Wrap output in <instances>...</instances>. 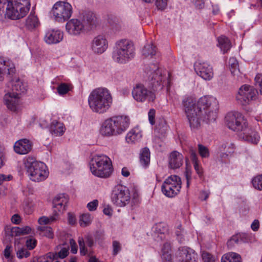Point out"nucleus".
Wrapping results in <instances>:
<instances>
[{"label":"nucleus","mask_w":262,"mask_h":262,"mask_svg":"<svg viewBox=\"0 0 262 262\" xmlns=\"http://www.w3.org/2000/svg\"><path fill=\"white\" fill-rule=\"evenodd\" d=\"M63 33L59 30H48L44 37L45 41L48 44L57 43L63 38Z\"/></svg>","instance_id":"27"},{"label":"nucleus","mask_w":262,"mask_h":262,"mask_svg":"<svg viewBox=\"0 0 262 262\" xmlns=\"http://www.w3.org/2000/svg\"><path fill=\"white\" fill-rule=\"evenodd\" d=\"M98 201L97 200H94L92 202H89L87 204V208L90 211H93L96 210L98 206Z\"/></svg>","instance_id":"54"},{"label":"nucleus","mask_w":262,"mask_h":262,"mask_svg":"<svg viewBox=\"0 0 262 262\" xmlns=\"http://www.w3.org/2000/svg\"><path fill=\"white\" fill-rule=\"evenodd\" d=\"M38 230L42 232V234L49 238H53L54 234L52 229L50 227H39Z\"/></svg>","instance_id":"47"},{"label":"nucleus","mask_w":262,"mask_h":262,"mask_svg":"<svg viewBox=\"0 0 262 262\" xmlns=\"http://www.w3.org/2000/svg\"><path fill=\"white\" fill-rule=\"evenodd\" d=\"M221 150L224 151V156L228 157V154L233 152L234 144L231 143H226L222 144Z\"/></svg>","instance_id":"44"},{"label":"nucleus","mask_w":262,"mask_h":262,"mask_svg":"<svg viewBox=\"0 0 262 262\" xmlns=\"http://www.w3.org/2000/svg\"><path fill=\"white\" fill-rule=\"evenodd\" d=\"M92 222V217L90 213L83 214L81 216L79 223L81 226L86 227L89 225Z\"/></svg>","instance_id":"45"},{"label":"nucleus","mask_w":262,"mask_h":262,"mask_svg":"<svg viewBox=\"0 0 262 262\" xmlns=\"http://www.w3.org/2000/svg\"><path fill=\"white\" fill-rule=\"evenodd\" d=\"M198 151L200 155L202 158L209 157V151L207 147L200 144L198 145Z\"/></svg>","instance_id":"48"},{"label":"nucleus","mask_w":262,"mask_h":262,"mask_svg":"<svg viewBox=\"0 0 262 262\" xmlns=\"http://www.w3.org/2000/svg\"><path fill=\"white\" fill-rule=\"evenodd\" d=\"M111 199L116 206L122 207L129 204L130 201V191L122 185L115 186L111 192Z\"/></svg>","instance_id":"9"},{"label":"nucleus","mask_w":262,"mask_h":262,"mask_svg":"<svg viewBox=\"0 0 262 262\" xmlns=\"http://www.w3.org/2000/svg\"><path fill=\"white\" fill-rule=\"evenodd\" d=\"M221 262H241V257L236 253L229 252L222 256Z\"/></svg>","instance_id":"37"},{"label":"nucleus","mask_w":262,"mask_h":262,"mask_svg":"<svg viewBox=\"0 0 262 262\" xmlns=\"http://www.w3.org/2000/svg\"><path fill=\"white\" fill-rule=\"evenodd\" d=\"M11 221L13 223L18 225L21 222L20 216L17 214H14L11 217Z\"/></svg>","instance_id":"64"},{"label":"nucleus","mask_w":262,"mask_h":262,"mask_svg":"<svg viewBox=\"0 0 262 262\" xmlns=\"http://www.w3.org/2000/svg\"><path fill=\"white\" fill-rule=\"evenodd\" d=\"M8 80L11 83L12 92L18 94L20 96L21 93H24L27 91L26 85L21 82L18 78L13 75V80L8 78Z\"/></svg>","instance_id":"28"},{"label":"nucleus","mask_w":262,"mask_h":262,"mask_svg":"<svg viewBox=\"0 0 262 262\" xmlns=\"http://www.w3.org/2000/svg\"><path fill=\"white\" fill-rule=\"evenodd\" d=\"M218 110L209 109L202 112L201 114L202 119L206 123L213 122L216 118L217 111Z\"/></svg>","instance_id":"35"},{"label":"nucleus","mask_w":262,"mask_h":262,"mask_svg":"<svg viewBox=\"0 0 262 262\" xmlns=\"http://www.w3.org/2000/svg\"><path fill=\"white\" fill-rule=\"evenodd\" d=\"M167 226L163 224H157L155 226V232L156 234L160 235V237L161 239L165 237V234L167 233Z\"/></svg>","instance_id":"43"},{"label":"nucleus","mask_w":262,"mask_h":262,"mask_svg":"<svg viewBox=\"0 0 262 262\" xmlns=\"http://www.w3.org/2000/svg\"><path fill=\"white\" fill-rule=\"evenodd\" d=\"M31 228L29 226H25L23 227H15L11 230L12 236H20L29 234L31 233Z\"/></svg>","instance_id":"39"},{"label":"nucleus","mask_w":262,"mask_h":262,"mask_svg":"<svg viewBox=\"0 0 262 262\" xmlns=\"http://www.w3.org/2000/svg\"><path fill=\"white\" fill-rule=\"evenodd\" d=\"M177 258L179 262H196L198 254L190 248L182 247L179 248Z\"/></svg>","instance_id":"16"},{"label":"nucleus","mask_w":262,"mask_h":262,"mask_svg":"<svg viewBox=\"0 0 262 262\" xmlns=\"http://www.w3.org/2000/svg\"><path fill=\"white\" fill-rule=\"evenodd\" d=\"M66 30L71 35H77L86 31L82 25V23L78 19H72L66 24Z\"/></svg>","instance_id":"22"},{"label":"nucleus","mask_w":262,"mask_h":262,"mask_svg":"<svg viewBox=\"0 0 262 262\" xmlns=\"http://www.w3.org/2000/svg\"><path fill=\"white\" fill-rule=\"evenodd\" d=\"M194 70L199 76L206 80H210L213 76L212 68L207 62H196Z\"/></svg>","instance_id":"17"},{"label":"nucleus","mask_w":262,"mask_h":262,"mask_svg":"<svg viewBox=\"0 0 262 262\" xmlns=\"http://www.w3.org/2000/svg\"><path fill=\"white\" fill-rule=\"evenodd\" d=\"M148 119L151 125H154L155 123V110L154 109H150L148 112Z\"/></svg>","instance_id":"58"},{"label":"nucleus","mask_w":262,"mask_h":262,"mask_svg":"<svg viewBox=\"0 0 262 262\" xmlns=\"http://www.w3.org/2000/svg\"><path fill=\"white\" fill-rule=\"evenodd\" d=\"M228 128L238 132V136L243 140L257 144L259 136L258 133L248 126L247 120L242 113L233 111L227 114L225 118Z\"/></svg>","instance_id":"1"},{"label":"nucleus","mask_w":262,"mask_h":262,"mask_svg":"<svg viewBox=\"0 0 262 262\" xmlns=\"http://www.w3.org/2000/svg\"><path fill=\"white\" fill-rule=\"evenodd\" d=\"M142 137V134L137 128L130 130L126 136V141L128 143H135L139 141Z\"/></svg>","instance_id":"34"},{"label":"nucleus","mask_w":262,"mask_h":262,"mask_svg":"<svg viewBox=\"0 0 262 262\" xmlns=\"http://www.w3.org/2000/svg\"><path fill=\"white\" fill-rule=\"evenodd\" d=\"M202 257L204 262H215V258L211 253L203 251L202 253Z\"/></svg>","instance_id":"50"},{"label":"nucleus","mask_w":262,"mask_h":262,"mask_svg":"<svg viewBox=\"0 0 262 262\" xmlns=\"http://www.w3.org/2000/svg\"><path fill=\"white\" fill-rule=\"evenodd\" d=\"M68 202V199L64 194H59L56 196L53 200V212L57 213L59 216L62 211L65 210Z\"/></svg>","instance_id":"24"},{"label":"nucleus","mask_w":262,"mask_h":262,"mask_svg":"<svg viewBox=\"0 0 262 262\" xmlns=\"http://www.w3.org/2000/svg\"><path fill=\"white\" fill-rule=\"evenodd\" d=\"M183 158L181 153L176 150L172 151L169 156V167L173 169L179 168L183 165Z\"/></svg>","instance_id":"26"},{"label":"nucleus","mask_w":262,"mask_h":262,"mask_svg":"<svg viewBox=\"0 0 262 262\" xmlns=\"http://www.w3.org/2000/svg\"><path fill=\"white\" fill-rule=\"evenodd\" d=\"M113 254L114 255H117L121 249V247L120 243L116 241H113Z\"/></svg>","instance_id":"56"},{"label":"nucleus","mask_w":262,"mask_h":262,"mask_svg":"<svg viewBox=\"0 0 262 262\" xmlns=\"http://www.w3.org/2000/svg\"><path fill=\"white\" fill-rule=\"evenodd\" d=\"M219 46L223 53L225 54L229 51L231 48V42L229 39L225 36H221L218 38Z\"/></svg>","instance_id":"38"},{"label":"nucleus","mask_w":262,"mask_h":262,"mask_svg":"<svg viewBox=\"0 0 262 262\" xmlns=\"http://www.w3.org/2000/svg\"><path fill=\"white\" fill-rule=\"evenodd\" d=\"M70 244L71 247V252L73 254H76L77 252V246L75 241L71 239L70 241Z\"/></svg>","instance_id":"61"},{"label":"nucleus","mask_w":262,"mask_h":262,"mask_svg":"<svg viewBox=\"0 0 262 262\" xmlns=\"http://www.w3.org/2000/svg\"><path fill=\"white\" fill-rule=\"evenodd\" d=\"M195 106L198 112L202 114V112L209 109L218 110L219 103L213 97L204 96L199 99Z\"/></svg>","instance_id":"15"},{"label":"nucleus","mask_w":262,"mask_h":262,"mask_svg":"<svg viewBox=\"0 0 262 262\" xmlns=\"http://www.w3.org/2000/svg\"><path fill=\"white\" fill-rule=\"evenodd\" d=\"M32 145L29 140L24 139L16 142L14 145L15 152L19 155H25L32 149Z\"/></svg>","instance_id":"25"},{"label":"nucleus","mask_w":262,"mask_h":262,"mask_svg":"<svg viewBox=\"0 0 262 262\" xmlns=\"http://www.w3.org/2000/svg\"><path fill=\"white\" fill-rule=\"evenodd\" d=\"M37 241L33 238H29L26 240V245L29 250L33 249L36 246Z\"/></svg>","instance_id":"52"},{"label":"nucleus","mask_w":262,"mask_h":262,"mask_svg":"<svg viewBox=\"0 0 262 262\" xmlns=\"http://www.w3.org/2000/svg\"><path fill=\"white\" fill-rule=\"evenodd\" d=\"M238 239L240 242V244L242 243L248 242L249 237L248 235L246 233H239L237 234Z\"/></svg>","instance_id":"59"},{"label":"nucleus","mask_w":262,"mask_h":262,"mask_svg":"<svg viewBox=\"0 0 262 262\" xmlns=\"http://www.w3.org/2000/svg\"><path fill=\"white\" fill-rule=\"evenodd\" d=\"M135 56L134 44L129 40L121 39L117 41L112 53L113 60L119 64H125Z\"/></svg>","instance_id":"4"},{"label":"nucleus","mask_w":262,"mask_h":262,"mask_svg":"<svg viewBox=\"0 0 262 262\" xmlns=\"http://www.w3.org/2000/svg\"><path fill=\"white\" fill-rule=\"evenodd\" d=\"M150 152L147 147H144L141 150L140 154V164L144 167L148 166L150 163Z\"/></svg>","instance_id":"36"},{"label":"nucleus","mask_w":262,"mask_h":262,"mask_svg":"<svg viewBox=\"0 0 262 262\" xmlns=\"http://www.w3.org/2000/svg\"><path fill=\"white\" fill-rule=\"evenodd\" d=\"M30 179L34 182L45 180L48 176L47 167L42 162H38L33 157L26 158L24 162Z\"/></svg>","instance_id":"6"},{"label":"nucleus","mask_w":262,"mask_h":262,"mask_svg":"<svg viewBox=\"0 0 262 262\" xmlns=\"http://www.w3.org/2000/svg\"><path fill=\"white\" fill-rule=\"evenodd\" d=\"M156 47L153 44H147L142 49V55L145 57H152L156 55Z\"/></svg>","instance_id":"40"},{"label":"nucleus","mask_w":262,"mask_h":262,"mask_svg":"<svg viewBox=\"0 0 262 262\" xmlns=\"http://www.w3.org/2000/svg\"><path fill=\"white\" fill-rule=\"evenodd\" d=\"M156 90L148 89L143 84H137L132 90V96L134 99L139 102H153L156 99Z\"/></svg>","instance_id":"12"},{"label":"nucleus","mask_w":262,"mask_h":262,"mask_svg":"<svg viewBox=\"0 0 262 262\" xmlns=\"http://www.w3.org/2000/svg\"><path fill=\"white\" fill-rule=\"evenodd\" d=\"M112 117L105 120L101 124L99 129L100 134L104 137L117 136L113 123Z\"/></svg>","instance_id":"21"},{"label":"nucleus","mask_w":262,"mask_h":262,"mask_svg":"<svg viewBox=\"0 0 262 262\" xmlns=\"http://www.w3.org/2000/svg\"><path fill=\"white\" fill-rule=\"evenodd\" d=\"M162 258L163 260L167 262H170L171 259V255L170 252L166 251V252L162 253Z\"/></svg>","instance_id":"62"},{"label":"nucleus","mask_w":262,"mask_h":262,"mask_svg":"<svg viewBox=\"0 0 262 262\" xmlns=\"http://www.w3.org/2000/svg\"><path fill=\"white\" fill-rule=\"evenodd\" d=\"M69 254V248L63 247L58 253V255L60 258H64Z\"/></svg>","instance_id":"57"},{"label":"nucleus","mask_w":262,"mask_h":262,"mask_svg":"<svg viewBox=\"0 0 262 262\" xmlns=\"http://www.w3.org/2000/svg\"><path fill=\"white\" fill-rule=\"evenodd\" d=\"M59 216L57 213L53 212V215L49 217L43 216L39 218L38 222L40 225H46L56 222L58 220Z\"/></svg>","instance_id":"41"},{"label":"nucleus","mask_w":262,"mask_h":262,"mask_svg":"<svg viewBox=\"0 0 262 262\" xmlns=\"http://www.w3.org/2000/svg\"><path fill=\"white\" fill-rule=\"evenodd\" d=\"M156 5L158 9L164 10L167 5V0H156Z\"/></svg>","instance_id":"55"},{"label":"nucleus","mask_w":262,"mask_h":262,"mask_svg":"<svg viewBox=\"0 0 262 262\" xmlns=\"http://www.w3.org/2000/svg\"><path fill=\"white\" fill-rule=\"evenodd\" d=\"M39 25V21L36 15L34 13L31 12L28 16L25 23L26 28L30 30H32L37 28Z\"/></svg>","instance_id":"32"},{"label":"nucleus","mask_w":262,"mask_h":262,"mask_svg":"<svg viewBox=\"0 0 262 262\" xmlns=\"http://www.w3.org/2000/svg\"><path fill=\"white\" fill-rule=\"evenodd\" d=\"M252 183L255 189L262 190V174L258 175L253 178Z\"/></svg>","instance_id":"46"},{"label":"nucleus","mask_w":262,"mask_h":262,"mask_svg":"<svg viewBox=\"0 0 262 262\" xmlns=\"http://www.w3.org/2000/svg\"><path fill=\"white\" fill-rule=\"evenodd\" d=\"M12 246H9V245H7V246L6 247V248L4 250V256L6 258H9L10 257L11 253L12 252Z\"/></svg>","instance_id":"60"},{"label":"nucleus","mask_w":262,"mask_h":262,"mask_svg":"<svg viewBox=\"0 0 262 262\" xmlns=\"http://www.w3.org/2000/svg\"><path fill=\"white\" fill-rule=\"evenodd\" d=\"M16 255L18 258L21 259L24 257H29L30 255V253L26 249L21 248L18 250Z\"/></svg>","instance_id":"51"},{"label":"nucleus","mask_w":262,"mask_h":262,"mask_svg":"<svg viewBox=\"0 0 262 262\" xmlns=\"http://www.w3.org/2000/svg\"><path fill=\"white\" fill-rule=\"evenodd\" d=\"M195 6L199 9H202L204 7V1L203 0H192Z\"/></svg>","instance_id":"63"},{"label":"nucleus","mask_w":262,"mask_h":262,"mask_svg":"<svg viewBox=\"0 0 262 262\" xmlns=\"http://www.w3.org/2000/svg\"><path fill=\"white\" fill-rule=\"evenodd\" d=\"M50 132L56 136H62L66 130L64 124L56 120L52 122L50 126Z\"/></svg>","instance_id":"30"},{"label":"nucleus","mask_w":262,"mask_h":262,"mask_svg":"<svg viewBox=\"0 0 262 262\" xmlns=\"http://www.w3.org/2000/svg\"><path fill=\"white\" fill-rule=\"evenodd\" d=\"M229 67L232 75L236 76L237 79L239 80L242 78V74L239 69L238 62L235 58L231 57L229 59Z\"/></svg>","instance_id":"33"},{"label":"nucleus","mask_w":262,"mask_h":262,"mask_svg":"<svg viewBox=\"0 0 262 262\" xmlns=\"http://www.w3.org/2000/svg\"><path fill=\"white\" fill-rule=\"evenodd\" d=\"M92 174L97 177L107 178L112 174L114 168L111 159L104 155H95L90 162Z\"/></svg>","instance_id":"5"},{"label":"nucleus","mask_w":262,"mask_h":262,"mask_svg":"<svg viewBox=\"0 0 262 262\" xmlns=\"http://www.w3.org/2000/svg\"><path fill=\"white\" fill-rule=\"evenodd\" d=\"M256 85L258 87L260 94L262 95V74H258L255 77Z\"/></svg>","instance_id":"53"},{"label":"nucleus","mask_w":262,"mask_h":262,"mask_svg":"<svg viewBox=\"0 0 262 262\" xmlns=\"http://www.w3.org/2000/svg\"><path fill=\"white\" fill-rule=\"evenodd\" d=\"M190 155V159L193 164L194 168L200 177H202L203 174V170L202 166L199 164V161L195 150L192 148L189 150Z\"/></svg>","instance_id":"31"},{"label":"nucleus","mask_w":262,"mask_h":262,"mask_svg":"<svg viewBox=\"0 0 262 262\" xmlns=\"http://www.w3.org/2000/svg\"><path fill=\"white\" fill-rule=\"evenodd\" d=\"M5 104L7 108L12 112H17L20 107V96L14 92H9L4 97Z\"/></svg>","instance_id":"19"},{"label":"nucleus","mask_w":262,"mask_h":262,"mask_svg":"<svg viewBox=\"0 0 262 262\" xmlns=\"http://www.w3.org/2000/svg\"><path fill=\"white\" fill-rule=\"evenodd\" d=\"M181 185V178L176 175H172L168 177L164 181L161 190L165 195L169 198H172L180 192Z\"/></svg>","instance_id":"10"},{"label":"nucleus","mask_w":262,"mask_h":262,"mask_svg":"<svg viewBox=\"0 0 262 262\" xmlns=\"http://www.w3.org/2000/svg\"><path fill=\"white\" fill-rule=\"evenodd\" d=\"M145 70L152 88L156 91L158 89H162L167 78V72L160 69L156 64H150L146 68Z\"/></svg>","instance_id":"8"},{"label":"nucleus","mask_w":262,"mask_h":262,"mask_svg":"<svg viewBox=\"0 0 262 262\" xmlns=\"http://www.w3.org/2000/svg\"><path fill=\"white\" fill-rule=\"evenodd\" d=\"M73 88V85L70 83H61L57 88V90L60 95H63L71 91Z\"/></svg>","instance_id":"42"},{"label":"nucleus","mask_w":262,"mask_h":262,"mask_svg":"<svg viewBox=\"0 0 262 262\" xmlns=\"http://www.w3.org/2000/svg\"><path fill=\"white\" fill-rule=\"evenodd\" d=\"M240 242L237 234L233 235L227 243L228 248L232 249L235 245L239 244Z\"/></svg>","instance_id":"49"},{"label":"nucleus","mask_w":262,"mask_h":262,"mask_svg":"<svg viewBox=\"0 0 262 262\" xmlns=\"http://www.w3.org/2000/svg\"><path fill=\"white\" fill-rule=\"evenodd\" d=\"M107 41L103 35H98L94 37L91 43V49L97 54L103 53L107 48Z\"/></svg>","instance_id":"20"},{"label":"nucleus","mask_w":262,"mask_h":262,"mask_svg":"<svg viewBox=\"0 0 262 262\" xmlns=\"http://www.w3.org/2000/svg\"><path fill=\"white\" fill-rule=\"evenodd\" d=\"M78 242L79 245L80 253L82 255H85L88 252L87 249L85 246V243L89 247H92L94 245L93 237L90 235H86L85 236V239L82 237H79L78 239Z\"/></svg>","instance_id":"29"},{"label":"nucleus","mask_w":262,"mask_h":262,"mask_svg":"<svg viewBox=\"0 0 262 262\" xmlns=\"http://www.w3.org/2000/svg\"><path fill=\"white\" fill-rule=\"evenodd\" d=\"M257 94V90L253 86L244 84L239 89L236 99L242 105H246L256 99Z\"/></svg>","instance_id":"13"},{"label":"nucleus","mask_w":262,"mask_h":262,"mask_svg":"<svg viewBox=\"0 0 262 262\" xmlns=\"http://www.w3.org/2000/svg\"><path fill=\"white\" fill-rule=\"evenodd\" d=\"M30 8V0H0V9H5V15L17 20L25 17Z\"/></svg>","instance_id":"3"},{"label":"nucleus","mask_w":262,"mask_h":262,"mask_svg":"<svg viewBox=\"0 0 262 262\" xmlns=\"http://www.w3.org/2000/svg\"><path fill=\"white\" fill-rule=\"evenodd\" d=\"M52 12L56 21L64 22L71 17L72 7L69 3L59 1L54 5Z\"/></svg>","instance_id":"11"},{"label":"nucleus","mask_w":262,"mask_h":262,"mask_svg":"<svg viewBox=\"0 0 262 262\" xmlns=\"http://www.w3.org/2000/svg\"><path fill=\"white\" fill-rule=\"evenodd\" d=\"M15 72L14 63L4 57L0 56V81H3L5 77L13 80Z\"/></svg>","instance_id":"14"},{"label":"nucleus","mask_w":262,"mask_h":262,"mask_svg":"<svg viewBox=\"0 0 262 262\" xmlns=\"http://www.w3.org/2000/svg\"><path fill=\"white\" fill-rule=\"evenodd\" d=\"M113 125L117 136L122 134L129 127L130 120L126 116H115L112 117Z\"/></svg>","instance_id":"18"},{"label":"nucleus","mask_w":262,"mask_h":262,"mask_svg":"<svg viewBox=\"0 0 262 262\" xmlns=\"http://www.w3.org/2000/svg\"><path fill=\"white\" fill-rule=\"evenodd\" d=\"M86 31L95 28L98 24L97 18L93 12H87L83 14L81 21Z\"/></svg>","instance_id":"23"},{"label":"nucleus","mask_w":262,"mask_h":262,"mask_svg":"<svg viewBox=\"0 0 262 262\" xmlns=\"http://www.w3.org/2000/svg\"><path fill=\"white\" fill-rule=\"evenodd\" d=\"M182 103L191 130L198 129L201 125L200 120L202 119V117L201 113L196 110L195 100L187 97L183 100Z\"/></svg>","instance_id":"7"},{"label":"nucleus","mask_w":262,"mask_h":262,"mask_svg":"<svg viewBox=\"0 0 262 262\" xmlns=\"http://www.w3.org/2000/svg\"><path fill=\"white\" fill-rule=\"evenodd\" d=\"M91 110L99 114L106 112L112 104V96L106 89L98 88L93 91L88 98Z\"/></svg>","instance_id":"2"}]
</instances>
